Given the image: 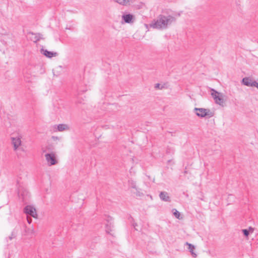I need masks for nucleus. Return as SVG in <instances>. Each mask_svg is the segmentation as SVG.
<instances>
[{
    "mask_svg": "<svg viewBox=\"0 0 258 258\" xmlns=\"http://www.w3.org/2000/svg\"><path fill=\"white\" fill-rule=\"evenodd\" d=\"M24 212L27 215H30L34 218H37L36 209L31 206H27L24 209Z\"/></svg>",
    "mask_w": 258,
    "mask_h": 258,
    "instance_id": "39448f33",
    "label": "nucleus"
},
{
    "mask_svg": "<svg viewBox=\"0 0 258 258\" xmlns=\"http://www.w3.org/2000/svg\"><path fill=\"white\" fill-rule=\"evenodd\" d=\"M186 244L188 246V249L190 251V252L191 253V254H192V255L194 257H197V255L196 253L194 252V250L195 249V247L194 246V245H193L192 244H190V243H189L188 242H186Z\"/></svg>",
    "mask_w": 258,
    "mask_h": 258,
    "instance_id": "ddd939ff",
    "label": "nucleus"
},
{
    "mask_svg": "<svg viewBox=\"0 0 258 258\" xmlns=\"http://www.w3.org/2000/svg\"><path fill=\"white\" fill-rule=\"evenodd\" d=\"M173 215L177 219H180L179 217H180V213L177 211L176 210V209H173Z\"/></svg>",
    "mask_w": 258,
    "mask_h": 258,
    "instance_id": "6ab92c4d",
    "label": "nucleus"
},
{
    "mask_svg": "<svg viewBox=\"0 0 258 258\" xmlns=\"http://www.w3.org/2000/svg\"><path fill=\"white\" fill-rule=\"evenodd\" d=\"M16 237V234L14 232H12L11 235L9 236V238L10 240H12L14 237Z\"/></svg>",
    "mask_w": 258,
    "mask_h": 258,
    "instance_id": "4be33fe9",
    "label": "nucleus"
},
{
    "mask_svg": "<svg viewBox=\"0 0 258 258\" xmlns=\"http://www.w3.org/2000/svg\"><path fill=\"white\" fill-rule=\"evenodd\" d=\"M122 19L126 23H130L132 22L133 19V15L130 14L123 15L122 16Z\"/></svg>",
    "mask_w": 258,
    "mask_h": 258,
    "instance_id": "1a4fd4ad",
    "label": "nucleus"
},
{
    "mask_svg": "<svg viewBox=\"0 0 258 258\" xmlns=\"http://www.w3.org/2000/svg\"><path fill=\"white\" fill-rule=\"evenodd\" d=\"M68 126L65 124H59L57 125V130L58 131L62 132L68 129Z\"/></svg>",
    "mask_w": 258,
    "mask_h": 258,
    "instance_id": "2eb2a0df",
    "label": "nucleus"
},
{
    "mask_svg": "<svg viewBox=\"0 0 258 258\" xmlns=\"http://www.w3.org/2000/svg\"><path fill=\"white\" fill-rule=\"evenodd\" d=\"M46 151L45 150H43V153L46 152Z\"/></svg>",
    "mask_w": 258,
    "mask_h": 258,
    "instance_id": "393cba45",
    "label": "nucleus"
},
{
    "mask_svg": "<svg viewBox=\"0 0 258 258\" xmlns=\"http://www.w3.org/2000/svg\"><path fill=\"white\" fill-rule=\"evenodd\" d=\"M255 87L258 89V83L256 82V83H255Z\"/></svg>",
    "mask_w": 258,
    "mask_h": 258,
    "instance_id": "b1692460",
    "label": "nucleus"
},
{
    "mask_svg": "<svg viewBox=\"0 0 258 258\" xmlns=\"http://www.w3.org/2000/svg\"><path fill=\"white\" fill-rule=\"evenodd\" d=\"M45 157L47 164L49 166L55 165L58 162L56 157V154L53 152L46 153L45 154Z\"/></svg>",
    "mask_w": 258,
    "mask_h": 258,
    "instance_id": "7ed1b4c3",
    "label": "nucleus"
},
{
    "mask_svg": "<svg viewBox=\"0 0 258 258\" xmlns=\"http://www.w3.org/2000/svg\"><path fill=\"white\" fill-rule=\"evenodd\" d=\"M11 139H12V144L14 146V150L16 151V150H17L18 149L19 147L21 144V138L19 137H16V138L12 137L11 138Z\"/></svg>",
    "mask_w": 258,
    "mask_h": 258,
    "instance_id": "0eeeda50",
    "label": "nucleus"
},
{
    "mask_svg": "<svg viewBox=\"0 0 258 258\" xmlns=\"http://www.w3.org/2000/svg\"><path fill=\"white\" fill-rule=\"evenodd\" d=\"M159 197L160 199L165 202H169L170 197L166 191H161L160 193Z\"/></svg>",
    "mask_w": 258,
    "mask_h": 258,
    "instance_id": "9d476101",
    "label": "nucleus"
},
{
    "mask_svg": "<svg viewBox=\"0 0 258 258\" xmlns=\"http://www.w3.org/2000/svg\"><path fill=\"white\" fill-rule=\"evenodd\" d=\"M41 51L43 55L49 58H51L53 56H55L57 54L56 52L49 51L47 50H44L43 49H42L41 50Z\"/></svg>",
    "mask_w": 258,
    "mask_h": 258,
    "instance_id": "9b49d317",
    "label": "nucleus"
},
{
    "mask_svg": "<svg viewBox=\"0 0 258 258\" xmlns=\"http://www.w3.org/2000/svg\"><path fill=\"white\" fill-rule=\"evenodd\" d=\"M194 112L197 116L201 117L206 116L211 117L213 116V113L209 109L203 108H195Z\"/></svg>",
    "mask_w": 258,
    "mask_h": 258,
    "instance_id": "f03ea898",
    "label": "nucleus"
},
{
    "mask_svg": "<svg viewBox=\"0 0 258 258\" xmlns=\"http://www.w3.org/2000/svg\"><path fill=\"white\" fill-rule=\"evenodd\" d=\"M242 83L248 87H255L256 82L255 81H252L251 79L249 78H244L242 80Z\"/></svg>",
    "mask_w": 258,
    "mask_h": 258,
    "instance_id": "6e6552de",
    "label": "nucleus"
},
{
    "mask_svg": "<svg viewBox=\"0 0 258 258\" xmlns=\"http://www.w3.org/2000/svg\"><path fill=\"white\" fill-rule=\"evenodd\" d=\"M27 222L29 224H30L32 222V219L27 216Z\"/></svg>",
    "mask_w": 258,
    "mask_h": 258,
    "instance_id": "5701e85b",
    "label": "nucleus"
},
{
    "mask_svg": "<svg viewBox=\"0 0 258 258\" xmlns=\"http://www.w3.org/2000/svg\"><path fill=\"white\" fill-rule=\"evenodd\" d=\"M160 86H161V85H160V84H159V83L156 84H155V88L156 89H162V88H163V87H162H162H160Z\"/></svg>",
    "mask_w": 258,
    "mask_h": 258,
    "instance_id": "412c9836",
    "label": "nucleus"
},
{
    "mask_svg": "<svg viewBox=\"0 0 258 258\" xmlns=\"http://www.w3.org/2000/svg\"><path fill=\"white\" fill-rule=\"evenodd\" d=\"M253 231V229L251 227H249V230L243 229L242 232L245 236H248L249 234V232H252Z\"/></svg>",
    "mask_w": 258,
    "mask_h": 258,
    "instance_id": "f3484780",
    "label": "nucleus"
},
{
    "mask_svg": "<svg viewBox=\"0 0 258 258\" xmlns=\"http://www.w3.org/2000/svg\"><path fill=\"white\" fill-rule=\"evenodd\" d=\"M128 185L130 187L133 188V190L137 188L136 182L133 180H130L128 181Z\"/></svg>",
    "mask_w": 258,
    "mask_h": 258,
    "instance_id": "dca6fc26",
    "label": "nucleus"
},
{
    "mask_svg": "<svg viewBox=\"0 0 258 258\" xmlns=\"http://www.w3.org/2000/svg\"><path fill=\"white\" fill-rule=\"evenodd\" d=\"M211 95L214 99L215 103L220 105H223L224 100L222 94L218 92L213 89H211Z\"/></svg>",
    "mask_w": 258,
    "mask_h": 258,
    "instance_id": "20e7f679",
    "label": "nucleus"
},
{
    "mask_svg": "<svg viewBox=\"0 0 258 258\" xmlns=\"http://www.w3.org/2000/svg\"><path fill=\"white\" fill-rule=\"evenodd\" d=\"M132 192L136 196L138 197H141L144 196V194L141 191L140 189H139L138 187L136 189L132 190Z\"/></svg>",
    "mask_w": 258,
    "mask_h": 258,
    "instance_id": "4468645a",
    "label": "nucleus"
},
{
    "mask_svg": "<svg viewBox=\"0 0 258 258\" xmlns=\"http://www.w3.org/2000/svg\"><path fill=\"white\" fill-rule=\"evenodd\" d=\"M106 231L107 233H108L109 234H111L110 233V232L111 231V226H108V225H106Z\"/></svg>",
    "mask_w": 258,
    "mask_h": 258,
    "instance_id": "aec40b11",
    "label": "nucleus"
},
{
    "mask_svg": "<svg viewBox=\"0 0 258 258\" xmlns=\"http://www.w3.org/2000/svg\"><path fill=\"white\" fill-rule=\"evenodd\" d=\"M133 0H114V1L122 6H128L130 5V3L133 2Z\"/></svg>",
    "mask_w": 258,
    "mask_h": 258,
    "instance_id": "f8f14e48",
    "label": "nucleus"
},
{
    "mask_svg": "<svg viewBox=\"0 0 258 258\" xmlns=\"http://www.w3.org/2000/svg\"><path fill=\"white\" fill-rule=\"evenodd\" d=\"M28 35H30V40L35 43H36L41 39H42V35L40 33H34L33 32H29Z\"/></svg>",
    "mask_w": 258,
    "mask_h": 258,
    "instance_id": "423d86ee",
    "label": "nucleus"
},
{
    "mask_svg": "<svg viewBox=\"0 0 258 258\" xmlns=\"http://www.w3.org/2000/svg\"><path fill=\"white\" fill-rule=\"evenodd\" d=\"M175 21V17L171 15H160L157 20L152 22L150 25L153 28L164 29L167 28L168 25H171Z\"/></svg>",
    "mask_w": 258,
    "mask_h": 258,
    "instance_id": "f257e3e1",
    "label": "nucleus"
},
{
    "mask_svg": "<svg viewBox=\"0 0 258 258\" xmlns=\"http://www.w3.org/2000/svg\"><path fill=\"white\" fill-rule=\"evenodd\" d=\"M174 151L175 150L172 147L168 146L166 150V153L167 154H172L174 153Z\"/></svg>",
    "mask_w": 258,
    "mask_h": 258,
    "instance_id": "a211bd4d",
    "label": "nucleus"
}]
</instances>
